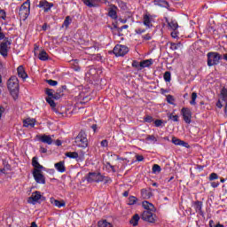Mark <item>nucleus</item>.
I'll return each instance as SVG.
<instances>
[{
  "instance_id": "50",
  "label": "nucleus",
  "mask_w": 227,
  "mask_h": 227,
  "mask_svg": "<svg viewBox=\"0 0 227 227\" xmlns=\"http://www.w3.org/2000/svg\"><path fill=\"white\" fill-rule=\"evenodd\" d=\"M45 93L46 95H48V98H51L54 93V90L52 89H46Z\"/></svg>"
},
{
  "instance_id": "5",
  "label": "nucleus",
  "mask_w": 227,
  "mask_h": 227,
  "mask_svg": "<svg viewBox=\"0 0 227 227\" xmlns=\"http://www.w3.org/2000/svg\"><path fill=\"white\" fill-rule=\"evenodd\" d=\"M141 219L146 223L153 224L157 221V215H155V211H144L141 214Z\"/></svg>"
},
{
  "instance_id": "60",
  "label": "nucleus",
  "mask_w": 227,
  "mask_h": 227,
  "mask_svg": "<svg viewBox=\"0 0 227 227\" xmlns=\"http://www.w3.org/2000/svg\"><path fill=\"white\" fill-rule=\"evenodd\" d=\"M144 40H152V35L150 34H146L145 35H143Z\"/></svg>"
},
{
  "instance_id": "22",
  "label": "nucleus",
  "mask_w": 227,
  "mask_h": 227,
  "mask_svg": "<svg viewBox=\"0 0 227 227\" xmlns=\"http://www.w3.org/2000/svg\"><path fill=\"white\" fill-rule=\"evenodd\" d=\"M39 141H41V143H44L45 145H52V137H51V136L48 135H43L39 137Z\"/></svg>"
},
{
  "instance_id": "24",
  "label": "nucleus",
  "mask_w": 227,
  "mask_h": 227,
  "mask_svg": "<svg viewBox=\"0 0 227 227\" xmlns=\"http://www.w3.org/2000/svg\"><path fill=\"white\" fill-rule=\"evenodd\" d=\"M38 59H40V61H48V59H50L49 54L47 53V51H45V50H42L39 52Z\"/></svg>"
},
{
  "instance_id": "56",
  "label": "nucleus",
  "mask_w": 227,
  "mask_h": 227,
  "mask_svg": "<svg viewBox=\"0 0 227 227\" xmlns=\"http://www.w3.org/2000/svg\"><path fill=\"white\" fill-rule=\"evenodd\" d=\"M101 146H102L103 148H107V146H109V142H107L106 139L102 140V141H101Z\"/></svg>"
},
{
  "instance_id": "20",
  "label": "nucleus",
  "mask_w": 227,
  "mask_h": 227,
  "mask_svg": "<svg viewBox=\"0 0 227 227\" xmlns=\"http://www.w3.org/2000/svg\"><path fill=\"white\" fill-rule=\"evenodd\" d=\"M143 20H144L143 24L146 27H152L153 26L152 25V15L145 14Z\"/></svg>"
},
{
  "instance_id": "7",
  "label": "nucleus",
  "mask_w": 227,
  "mask_h": 227,
  "mask_svg": "<svg viewBox=\"0 0 227 227\" xmlns=\"http://www.w3.org/2000/svg\"><path fill=\"white\" fill-rule=\"evenodd\" d=\"M113 52L117 58H120L121 56H125V54L129 52V47L122 44H116Z\"/></svg>"
},
{
  "instance_id": "43",
  "label": "nucleus",
  "mask_w": 227,
  "mask_h": 227,
  "mask_svg": "<svg viewBox=\"0 0 227 227\" xmlns=\"http://www.w3.org/2000/svg\"><path fill=\"white\" fill-rule=\"evenodd\" d=\"M104 184H113V179L109 176L102 175Z\"/></svg>"
},
{
  "instance_id": "55",
  "label": "nucleus",
  "mask_w": 227,
  "mask_h": 227,
  "mask_svg": "<svg viewBox=\"0 0 227 227\" xmlns=\"http://www.w3.org/2000/svg\"><path fill=\"white\" fill-rule=\"evenodd\" d=\"M132 67L133 68H139V67H141V63H139L137 60H133Z\"/></svg>"
},
{
  "instance_id": "35",
  "label": "nucleus",
  "mask_w": 227,
  "mask_h": 227,
  "mask_svg": "<svg viewBox=\"0 0 227 227\" xmlns=\"http://www.w3.org/2000/svg\"><path fill=\"white\" fill-rule=\"evenodd\" d=\"M51 203H53L55 207H58V208H61L66 205L65 201H59L58 200H54L53 202L51 201Z\"/></svg>"
},
{
  "instance_id": "58",
  "label": "nucleus",
  "mask_w": 227,
  "mask_h": 227,
  "mask_svg": "<svg viewBox=\"0 0 227 227\" xmlns=\"http://www.w3.org/2000/svg\"><path fill=\"white\" fill-rule=\"evenodd\" d=\"M4 111H6L4 106H0V120H1V117L3 116V113H4Z\"/></svg>"
},
{
  "instance_id": "39",
  "label": "nucleus",
  "mask_w": 227,
  "mask_h": 227,
  "mask_svg": "<svg viewBox=\"0 0 227 227\" xmlns=\"http://www.w3.org/2000/svg\"><path fill=\"white\" fill-rule=\"evenodd\" d=\"M137 203V198L135 196H129L128 205H136Z\"/></svg>"
},
{
  "instance_id": "62",
  "label": "nucleus",
  "mask_w": 227,
  "mask_h": 227,
  "mask_svg": "<svg viewBox=\"0 0 227 227\" xmlns=\"http://www.w3.org/2000/svg\"><path fill=\"white\" fill-rule=\"evenodd\" d=\"M216 107H218V109H222V107H223V103L221 102V100H218V101L216 102Z\"/></svg>"
},
{
  "instance_id": "28",
  "label": "nucleus",
  "mask_w": 227,
  "mask_h": 227,
  "mask_svg": "<svg viewBox=\"0 0 227 227\" xmlns=\"http://www.w3.org/2000/svg\"><path fill=\"white\" fill-rule=\"evenodd\" d=\"M97 51V46L93 45L90 47L85 48V54H89L90 56H93Z\"/></svg>"
},
{
  "instance_id": "31",
  "label": "nucleus",
  "mask_w": 227,
  "mask_h": 227,
  "mask_svg": "<svg viewBox=\"0 0 227 227\" xmlns=\"http://www.w3.org/2000/svg\"><path fill=\"white\" fill-rule=\"evenodd\" d=\"M70 24H72V19H70V16H67L62 24V27H66V29H68V26H70Z\"/></svg>"
},
{
  "instance_id": "18",
  "label": "nucleus",
  "mask_w": 227,
  "mask_h": 227,
  "mask_svg": "<svg viewBox=\"0 0 227 227\" xmlns=\"http://www.w3.org/2000/svg\"><path fill=\"white\" fill-rule=\"evenodd\" d=\"M29 10H31V1L27 0L23 4H21L20 12H25V13L27 14L29 13Z\"/></svg>"
},
{
  "instance_id": "27",
  "label": "nucleus",
  "mask_w": 227,
  "mask_h": 227,
  "mask_svg": "<svg viewBox=\"0 0 227 227\" xmlns=\"http://www.w3.org/2000/svg\"><path fill=\"white\" fill-rule=\"evenodd\" d=\"M139 219H141V216H139L138 214H135L130 219L129 223L132 224V226H137V224H139Z\"/></svg>"
},
{
  "instance_id": "53",
  "label": "nucleus",
  "mask_w": 227,
  "mask_h": 227,
  "mask_svg": "<svg viewBox=\"0 0 227 227\" xmlns=\"http://www.w3.org/2000/svg\"><path fill=\"white\" fill-rule=\"evenodd\" d=\"M0 17L3 19V20H6V12H4L3 9H0Z\"/></svg>"
},
{
  "instance_id": "52",
  "label": "nucleus",
  "mask_w": 227,
  "mask_h": 227,
  "mask_svg": "<svg viewBox=\"0 0 227 227\" xmlns=\"http://www.w3.org/2000/svg\"><path fill=\"white\" fill-rule=\"evenodd\" d=\"M6 35H4V33H3V28L0 27V40H4V42H6Z\"/></svg>"
},
{
  "instance_id": "34",
  "label": "nucleus",
  "mask_w": 227,
  "mask_h": 227,
  "mask_svg": "<svg viewBox=\"0 0 227 227\" xmlns=\"http://www.w3.org/2000/svg\"><path fill=\"white\" fill-rule=\"evenodd\" d=\"M180 47H182V43H170V49L171 51H178V49H180Z\"/></svg>"
},
{
  "instance_id": "41",
  "label": "nucleus",
  "mask_w": 227,
  "mask_h": 227,
  "mask_svg": "<svg viewBox=\"0 0 227 227\" xmlns=\"http://www.w3.org/2000/svg\"><path fill=\"white\" fill-rule=\"evenodd\" d=\"M46 102L51 106V107H56V103L52 98H46Z\"/></svg>"
},
{
  "instance_id": "44",
  "label": "nucleus",
  "mask_w": 227,
  "mask_h": 227,
  "mask_svg": "<svg viewBox=\"0 0 227 227\" xmlns=\"http://www.w3.org/2000/svg\"><path fill=\"white\" fill-rule=\"evenodd\" d=\"M168 120H172V121H178V115H174L173 114H168Z\"/></svg>"
},
{
  "instance_id": "15",
  "label": "nucleus",
  "mask_w": 227,
  "mask_h": 227,
  "mask_svg": "<svg viewBox=\"0 0 227 227\" xmlns=\"http://www.w3.org/2000/svg\"><path fill=\"white\" fill-rule=\"evenodd\" d=\"M172 143L173 145H176V146H184V148H189V144L184 142V140H180L176 137H172Z\"/></svg>"
},
{
  "instance_id": "57",
  "label": "nucleus",
  "mask_w": 227,
  "mask_h": 227,
  "mask_svg": "<svg viewBox=\"0 0 227 227\" xmlns=\"http://www.w3.org/2000/svg\"><path fill=\"white\" fill-rule=\"evenodd\" d=\"M136 159L137 162H143L145 160V157L143 155L137 154Z\"/></svg>"
},
{
  "instance_id": "2",
  "label": "nucleus",
  "mask_w": 227,
  "mask_h": 227,
  "mask_svg": "<svg viewBox=\"0 0 227 227\" xmlns=\"http://www.w3.org/2000/svg\"><path fill=\"white\" fill-rule=\"evenodd\" d=\"M74 143L78 148H88V135L84 130H81L76 137Z\"/></svg>"
},
{
  "instance_id": "29",
  "label": "nucleus",
  "mask_w": 227,
  "mask_h": 227,
  "mask_svg": "<svg viewBox=\"0 0 227 227\" xmlns=\"http://www.w3.org/2000/svg\"><path fill=\"white\" fill-rule=\"evenodd\" d=\"M98 227H113V224L107 220H100L98 222Z\"/></svg>"
},
{
  "instance_id": "46",
  "label": "nucleus",
  "mask_w": 227,
  "mask_h": 227,
  "mask_svg": "<svg viewBox=\"0 0 227 227\" xmlns=\"http://www.w3.org/2000/svg\"><path fill=\"white\" fill-rule=\"evenodd\" d=\"M144 121L145 123H152V121H153V117L151 115H146L145 117H144Z\"/></svg>"
},
{
  "instance_id": "9",
  "label": "nucleus",
  "mask_w": 227,
  "mask_h": 227,
  "mask_svg": "<svg viewBox=\"0 0 227 227\" xmlns=\"http://www.w3.org/2000/svg\"><path fill=\"white\" fill-rule=\"evenodd\" d=\"M8 45H12V41L9 38H5V41L0 43V54L4 58L8 57Z\"/></svg>"
},
{
  "instance_id": "23",
  "label": "nucleus",
  "mask_w": 227,
  "mask_h": 227,
  "mask_svg": "<svg viewBox=\"0 0 227 227\" xmlns=\"http://www.w3.org/2000/svg\"><path fill=\"white\" fill-rule=\"evenodd\" d=\"M32 166L33 168H35L34 169H43V166H42L40 164V162H38V157L35 156L33 159H32Z\"/></svg>"
},
{
  "instance_id": "10",
  "label": "nucleus",
  "mask_w": 227,
  "mask_h": 227,
  "mask_svg": "<svg viewBox=\"0 0 227 227\" xmlns=\"http://www.w3.org/2000/svg\"><path fill=\"white\" fill-rule=\"evenodd\" d=\"M181 114L184 118V121L190 125L192 119V112L191 111V109L184 107L181 110Z\"/></svg>"
},
{
  "instance_id": "21",
  "label": "nucleus",
  "mask_w": 227,
  "mask_h": 227,
  "mask_svg": "<svg viewBox=\"0 0 227 227\" xmlns=\"http://www.w3.org/2000/svg\"><path fill=\"white\" fill-rule=\"evenodd\" d=\"M55 169L59 171V173H65L67 171V167H65V161H59L55 163Z\"/></svg>"
},
{
  "instance_id": "4",
  "label": "nucleus",
  "mask_w": 227,
  "mask_h": 227,
  "mask_svg": "<svg viewBox=\"0 0 227 227\" xmlns=\"http://www.w3.org/2000/svg\"><path fill=\"white\" fill-rule=\"evenodd\" d=\"M86 180L89 184H93V182L100 184V182H104V177L100 172H89Z\"/></svg>"
},
{
  "instance_id": "25",
  "label": "nucleus",
  "mask_w": 227,
  "mask_h": 227,
  "mask_svg": "<svg viewBox=\"0 0 227 227\" xmlns=\"http://www.w3.org/2000/svg\"><path fill=\"white\" fill-rule=\"evenodd\" d=\"M35 123H36V121L35 119H26L23 121V127H35Z\"/></svg>"
},
{
  "instance_id": "19",
  "label": "nucleus",
  "mask_w": 227,
  "mask_h": 227,
  "mask_svg": "<svg viewBox=\"0 0 227 227\" xmlns=\"http://www.w3.org/2000/svg\"><path fill=\"white\" fill-rule=\"evenodd\" d=\"M155 6H160V8H167L169 10V3L166 0H154L153 1Z\"/></svg>"
},
{
  "instance_id": "40",
  "label": "nucleus",
  "mask_w": 227,
  "mask_h": 227,
  "mask_svg": "<svg viewBox=\"0 0 227 227\" xmlns=\"http://www.w3.org/2000/svg\"><path fill=\"white\" fill-rule=\"evenodd\" d=\"M210 182H214V180H219V176L216 173H211L208 177Z\"/></svg>"
},
{
  "instance_id": "1",
  "label": "nucleus",
  "mask_w": 227,
  "mask_h": 227,
  "mask_svg": "<svg viewBox=\"0 0 227 227\" xmlns=\"http://www.w3.org/2000/svg\"><path fill=\"white\" fill-rule=\"evenodd\" d=\"M7 90H9L10 95L13 100H19L20 85L19 78L17 76H11L7 81Z\"/></svg>"
},
{
  "instance_id": "38",
  "label": "nucleus",
  "mask_w": 227,
  "mask_h": 227,
  "mask_svg": "<svg viewBox=\"0 0 227 227\" xmlns=\"http://www.w3.org/2000/svg\"><path fill=\"white\" fill-rule=\"evenodd\" d=\"M168 26L173 29V31H176V29H178V23L176 21L168 22Z\"/></svg>"
},
{
  "instance_id": "14",
  "label": "nucleus",
  "mask_w": 227,
  "mask_h": 227,
  "mask_svg": "<svg viewBox=\"0 0 227 227\" xmlns=\"http://www.w3.org/2000/svg\"><path fill=\"white\" fill-rule=\"evenodd\" d=\"M66 157H68L69 159H75L78 162L79 160H84V154L82 156H79L77 152H67L66 153Z\"/></svg>"
},
{
  "instance_id": "30",
  "label": "nucleus",
  "mask_w": 227,
  "mask_h": 227,
  "mask_svg": "<svg viewBox=\"0 0 227 227\" xmlns=\"http://www.w3.org/2000/svg\"><path fill=\"white\" fill-rule=\"evenodd\" d=\"M220 97L223 102H227V87H223L220 91Z\"/></svg>"
},
{
  "instance_id": "37",
  "label": "nucleus",
  "mask_w": 227,
  "mask_h": 227,
  "mask_svg": "<svg viewBox=\"0 0 227 227\" xmlns=\"http://www.w3.org/2000/svg\"><path fill=\"white\" fill-rule=\"evenodd\" d=\"M196 98H198V93H192V100L190 101L191 106H196Z\"/></svg>"
},
{
  "instance_id": "16",
  "label": "nucleus",
  "mask_w": 227,
  "mask_h": 227,
  "mask_svg": "<svg viewBox=\"0 0 227 227\" xmlns=\"http://www.w3.org/2000/svg\"><path fill=\"white\" fill-rule=\"evenodd\" d=\"M18 76L20 79H23V81H26L27 79V73H26V69H24V66H20L17 68Z\"/></svg>"
},
{
  "instance_id": "64",
  "label": "nucleus",
  "mask_w": 227,
  "mask_h": 227,
  "mask_svg": "<svg viewBox=\"0 0 227 227\" xmlns=\"http://www.w3.org/2000/svg\"><path fill=\"white\" fill-rule=\"evenodd\" d=\"M123 29H129V25H123L119 28V31H123Z\"/></svg>"
},
{
  "instance_id": "33",
  "label": "nucleus",
  "mask_w": 227,
  "mask_h": 227,
  "mask_svg": "<svg viewBox=\"0 0 227 227\" xmlns=\"http://www.w3.org/2000/svg\"><path fill=\"white\" fill-rule=\"evenodd\" d=\"M165 82H171V72L166 71L163 75Z\"/></svg>"
},
{
  "instance_id": "47",
  "label": "nucleus",
  "mask_w": 227,
  "mask_h": 227,
  "mask_svg": "<svg viewBox=\"0 0 227 227\" xmlns=\"http://www.w3.org/2000/svg\"><path fill=\"white\" fill-rule=\"evenodd\" d=\"M167 102H168V104H170L171 106H173V104H175V103H174V102H175V98H173L172 95H168V96H167Z\"/></svg>"
},
{
  "instance_id": "63",
  "label": "nucleus",
  "mask_w": 227,
  "mask_h": 227,
  "mask_svg": "<svg viewBox=\"0 0 227 227\" xmlns=\"http://www.w3.org/2000/svg\"><path fill=\"white\" fill-rule=\"evenodd\" d=\"M97 60L102 62V61H104V57H102V55H100V54H98L97 55Z\"/></svg>"
},
{
  "instance_id": "13",
  "label": "nucleus",
  "mask_w": 227,
  "mask_h": 227,
  "mask_svg": "<svg viewBox=\"0 0 227 227\" xmlns=\"http://www.w3.org/2000/svg\"><path fill=\"white\" fill-rule=\"evenodd\" d=\"M142 207L145 208L144 212H157V209L155 208V206L153 204L145 200L142 202Z\"/></svg>"
},
{
  "instance_id": "6",
  "label": "nucleus",
  "mask_w": 227,
  "mask_h": 227,
  "mask_svg": "<svg viewBox=\"0 0 227 227\" xmlns=\"http://www.w3.org/2000/svg\"><path fill=\"white\" fill-rule=\"evenodd\" d=\"M39 200H41V201H45L46 199L42 195V192L35 191L32 192L30 197H28L27 203H29V205H36Z\"/></svg>"
},
{
  "instance_id": "26",
  "label": "nucleus",
  "mask_w": 227,
  "mask_h": 227,
  "mask_svg": "<svg viewBox=\"0 0 227 227\" xmlns=\"http://www.w3.org/2000/svg\"><path fill=\"white\" fill-rule=\"evenodd\" d=\"M153 65V59H145L140 62L141 68H147L148 67H152Z\"/></svg>"
},
{
  "instance_id": "12",
  "label": "nucleus",
  "mask_w": 227,
  "mask_h": 227,
  "mask_svg": "<svg viewBox=\"0 0 227 227\" xmlns=\"http://www.w3.org/2000/svg\"><path fill=\"white\" fill-rule=\"evenodd\" d=\"M118 7L114 4H111L110 8L108 9V17L110 19H113L114 20H116L118 19Z\"/></svg>"
},
{
  "instance_id": "54",
  "label": "nucleus",
  "mask_w": 227,
  "mask_h": 227,
  "mask_svg": "<svg viewBox=\"0 0 227 227\" xmlns=\"http://www.w3.org/2000/svg\"><path fill=\"white\" fill-rule=\"evenodd\" d=\"M52 99L53 100H59V98H61V94L59 93H53L52 96H51Z\"/></svg>"
},
{
  "instance_id": "45",
  "label": "nucleus",
  "mask_w": 227,
  "mask_h": 227,
  "mask_svg": "<svg viewBox=\"0 0 227 227\" xmlns=\"http://www.w3.org/2000/svg\"><path fill=\"white\" fill-rule=\"evenodd\" d=\"M154 125L155 127H163L164 121L160 119H157L156 121H154Z\"/></svg>"
},
{
  "instance_id": "61",
  "label": "nucleus",
  "mask_w": 227,
  "mask_h": 227,
  "mask_svg": "<svg viewBox=\"0 0 227 227\" xmlns=\"http://www.w3.org/2000/svg\"><path fill=\"white\" fill-rule=\"evenodd\" d=\"M40 153H47V148L41 145L40 146Z\"/></svg>"
},
{
  "instance_id": "51",
  "label": "nucleus",
  "mask_w": 227,
  "mask_h": 227,
  "mask_svg": "<svg viewBox=\"0 0 227 227\" xmlns=\"http://www.w3.org/2000/svg\"><path fill=\"white\" fill-rule=\"evenodd\" d=\"M136 35H143V33H146V29L145 28H137L135 30Z\"/></svg>"
},
{
  "instance_id": "48",
  "label": "nucleus",
  "mask_w": 227,
  "mask_h": 227,
  "mask_svg": "<svg viewBox=\"0 0 227 227\" xmlns=\"http://www.w3.org/2000/svg\"><path fill=\"white\" fill-rule=\"evenodd\" d=\"M147 141H153V143H157V137L153 135H148L146 137Z\"/></svg>"
},
{
  "instance_id": "59",
  "label": "nucleus",
  "mask_w": 227,
  "mask_h": 227,
  "mask_svg": "<svg viewBox=\"0 0 227 227\" xmlns=\"http://www.w3.org/2000/svg\"><path fill=\"white\" fill-rule=\"evenodd\" d=\"M218 185H219V182H211V187H213V189L217 188Z\"/></svg>"
},
{
  "instance_id": "11",
  "label": "nucleus",
  "mask_w": 227,
  "mask_h": 227,
  "mask_svg": "<svg viewBox=\"0 0 227 227\" xmlns=\"http://www.w3.org/2000/svg\"><path fill=\"white\" fill-rule=\"evenodd\" d=\"M37 6L38 8H43L44 13H47L51 12V8L54 7V4L49 3L47 0H41Z\"/></svg>"
},
{
  "instance_id": "42",
  "label": "nucleus",
  "mask_w": 227,
  "mask_h": 227,
  "mask_svg": "<svg viewBox=\"0 0 227 227\" xmlns=\"http://www.w3.org/2000/svg\"><path fill=\"white\" fill-rule=\"evenodd\" d=\"M162 171V168L159 166V164H154L153 166V173H160Z\"/></svg>"
},
{
  "instance_id": "32",
  "label": "nucleus",
  "mask_w": 227,
  "mask_h": 227,
  "mask_svg": "<svg viewBox=\"0 0 227 227\" xmlns=\"http://www.w3.org/2000/svg\"><path fill=\"white\" fill-rule=\"evenodd\" d=\"M141 194L143 198H145V200H149V198H152V193L148 192L146 189H142Z\"/></svg>"
},
{
  "instance_id": "8",
  "label": "nucleus",
  "mask_w": 227,
  "mask_h": 227,
  "mask_svg": "<svg viewBox=\"0 0 227 227\" xmlns=\"http://www.w3.org/2000/svg\"><path fill=\"white\" fill-rule=\"evenodd\" d=\"M32 175H33L34 180L36 182V184H41L42 185H45V176L42 173V170L34 169L32 172Z\"/></svg>"
},
{
  "instance_id": "3",
  "label": "nucleus",
  "mask_w": 227,
  "mask_h": 227,
  "mask_svg": "<svg viewBox=\"0 0 227 227\" xmlns=\"http://www.w3.org/2000/svg\"><path fill=\"white\" fill-rule=\"evenodd\" d=\"M223 56L219 52L211 51L207 53V67H215L219 65Z\"/></svg>"
},
{
  "instance_id": "49",
  "label": "nucleus",
  "mask_w": 227,
  "mask_h": 227,
  "mask_svg": "<svg viewBox=\"0 0 227 227\" xmlns=\"http://www.w3.org/2000/svg\"><path fill=\"white\" fill-rule=\"evenodd\" d=\"M46 82H47L50 86H58V81L47 80Z\"/></svg>"
},
{
  "instance_id": "36",
  "label": "nucleus",
  "mask_w": 227,
  "mask_h": 227,
  "mask_svg": "<svg viewBox=\"0 0 227 227\" xmlns=\"http://www.w3.org/2000/svg\"><path fill=\"white\" fill-rule=\"evenodd\" d=\"M83 3L89 8H95V0H84Z\"/></svg>"
},
{
  "instance_id": "17",
  "label": "nucleus",
  "mask_w": 227,
  "mask_h": 227,
  "mask_svg": "<svg viewBox=\"0 0 227 227\" xmlns=\"http://www.w3.org/2000/svg\"><path fill=\"white\" fill-rule=\"evenodd\" d=\"M194 208L196 212L200 213V215L203 217L205 215V213L203 212V202L197 200L194 202Z\"/></svg>"
}]
</instances>
